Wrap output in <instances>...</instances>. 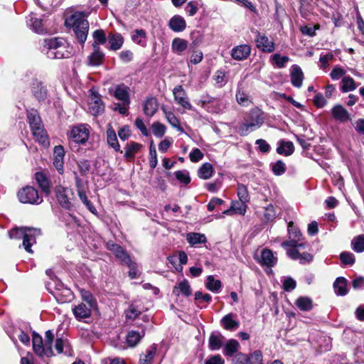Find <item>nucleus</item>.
<instances>
[{
    "label": "nucleus",
    "mask_w": 364,
    "mask_h": 364,
    "mask_svg": "<svg viewBox=\"0 0 364 364\" xmlns=\"http://www.w3.org/2000/svg\"><path fill=\"white\" fill-rule=\"evenodd\" d=\"M273 173L277 176H280L286 171V165L284 162L279 160L272 166Z\"/></svg>",
    "instance_id": "nucleus-61"
},
{
    "label": "nucleus",
    "mask_w": 364,
    "mask_h": 364,
    "mask_svg": "<svg viewBox=\"0 0 364 364\" xmlns=\"http://www.w3.org/2000/svg\"><path fill=\"white\" fill-rule=\"evenodd\" d=\"M105 106L100 97L92 92L88 101L89 112L95 116L99 115L104 112Z\"/></svg>",
    "instance_id": "nucleus-12"
},
{
    "label": "nucleus",
    "mask_w": 364,
    "mask_h": 364,
    "mask_svg": "<svg viewBox=\"0 0 364 364\" xmlns=\"http://www.w3.org/2000/svg\"><path fill=\"white\" fill-rule=\"evenodd\" d=\"M272 63L279 68H282L286 66V64L289 61L287 56H282L279 53H275L271 56Z\"/></svg>",
    "instance_id": "nucleus-49"
},
{
    "label": "nucleus",
    "mask_w": 364,
    "mask_h": 364,
    "mask_svg": "<svg viewBox=\"0 0 364 364\" xmlns=\"http://www.w3.org/2000/svg\"><path fill=\"white\" fill-rule=\"evenodd\" d=\"M93 52L88 56L89 65L97 66L102 63L104 60V53L101 51L100 47L97 42L92 43Z\"/></svg>",
    "instance_id": "nucleus-15"
},
{
    "label": "nucleus",
    "mask_w": 364,
    "mask_h": 364,
    "mask_svg": "<svg viewBox=\"0 0 364 364\" xmlns=\"http://www.w3.org/2000/svg\"><path fill=\"white\" fill-rule=\"evenodd\" d=\"M31 132L36 141L44 146L49 145V140L43 127H40Z\"/></svg>",
    "instance_id": "nucleus-33"
},
{
    "label": "nucleus",
    "mask_w": 364,
    "mask_h": 364,
    "mask_svg": "<svg viewBox=\"0 0 364 364\" xmlns=\"http://www.w3.org/2000/svg\"><path fill=\"white\" fill-rule=\"evenodd\" d=\"M156 346L153 344L146 349L144 353L140 355L139 364H151L156 353Z\"/></svg>",
    "instance_id": "nucleus-34"
},
{
    "label": "nucleus",
    "mask_w": 364,
    "mask_h": 364,
    "mask_svg": "<svg viewBox=\"0 0 364 364\" xmlns=\"http://www.w3.org/2000/svg\"><path fill=\"white\" fill-rule=\"evenodd\" d=\"M304 243H298L296 245H287L290 247L287 250L288 256L294 260H299L301 263L309 262L312 259V255L306 252H301V250L304 249Z\"/></svg>",
    "instance_id": "nucleus-7"
},
{
    "label": "nucleus",
    "mask_w": 364,
    "mask_h": 364,
    "mask_svg": "<svg viewBox=\"0 0 364 364\" xmlns=\"http://www.w3.org/2000/svg\"><path fill=\"white\" fill-rule=\"evenodd\" d=\"M288 231L289 240L282 243L283 247L286 248L287 245H296V244L301 243V234L299 230L293 226L292 223H289Z\"/></svg>",
    "instance_id": "nucleus-16"
},
{
    "label": "nucleus",
    "mask_w": 364,
    "mask_h": 364,
    "mask_svg": "<svg viewBox=\"0 0 364 364\" xmlns=\"http://www.w3.org/2000/svg\"><path fill=\"white\" fill-rule=\"evenodd\" d=\"M240 348V343L237 340L230 339L223 346V354L231 357L238 352Z\"/></svg>",
    "instance_id": "nucleus-28"
},
{
    "label": "nucleus",
    "mask_w": 364,
    "mask_h": 364,
    "mask_svg": "<svg viewBox=\"0 0 364 364\" xmlns=\"http://www.w3.org/2000/svg\"><path fill=\"white\" fill-rule=\"evenodd\" d=\"M251 53V48L247 44H242L234 47L231 50V56L237 60L247 59Z\"/></svg>",
    "instance_id": "nucleus-14"
},
{
    "label": "nucleus",
    "mask_w": 364,
    "mask_h": 364,
    "mask_svg": "<svg viewBox=\"0 0 364 364\" xmlns=\"http://www.w3.org/2000/svg\"><path fill=\"white\" fill-rule=\"evenodd\" d=\"M159 105L155 97L148 98L144 104V111L146 116L152 117L158 110Z\"/></svg>",
    "instance_id": "nucleus-30"
},
{
    "label": "nucleus",
    "mask_w": 364,
    "mask_h": 364,
    "mask_svg": "<svg viewBox=\"0 0 364 364\" xmlns=\"http://www.w3.org/2000/svg\"><path fill=\"white\" fill-rule=\"evenodd\" d=\"M341 83V91L343 92L353 91L357 87L354 80L349 76L343 77Z\"/></svg>",
    "instance_id": "nucleus-48"
},
{
    "label": "nucleus",
    "mask_w": 364,
    "mask_h": 364,
    "mask_svg": "<svg viewBox=\"0 0 364 364\" xmlns=\"http://www.w3.org/2000/svg\"><path fill=\"white\" fill-rule=\"evenodd\" d=\"M237 196L240 200L244 201L245 203L248 202L250 200L247 188L243 184L238 185Z\"/></svg>",
    "instance_id": "nucleus-58"
},
{
    "label": "nucleus",
    "mask_w": 364,
    "mask_h": 364,
    "mask_svg": "<svg viewBox=\"0 0 364 364\" xmlns=\"http://www.w3.org/2000/svg\"><path fill=\"white\" fill-rule=\"evenodd\" d=\"M114 97L122 102V105H129L130 103L129 88L124 84L115 87L113 92Z\"/></svg>",
    "instance_id": "nucleus-13"
},
{
    "label": "nucleus",
    "mask_w": 364,
    "mask_h": 364,
    "mask_svg": "<svg viewBox=\"0 0 364 364\" xmlns=\"http://www.w3.org/2000/svg\"><path fill=\"white\" fill-rule=\"evenodd\" d=\"M107 247L122 263L124 264L128 259H131L127 252L119 245L109 242Z\"/></svg>",
    "instance_id": "nucleus-21"
},
{
    "label": "nucleus",
    "mask_w": 364,
    "mask_h": 364,
    "mask_svg": "<svg viewBox=\"0 0 364 364\" xmlns=\"http://www.w3.org/2000/svg\"><path fill=\"white\" fill-rule=\"evenodd\" d=\"M236 100L237 103L242 107H248L252 103L249 95L240 87L237 88Z\"/></svg>",
    "instance_id": "nucleus-40"
},
{
    "label": "nucleus",
    "mask_w": 364,
    "mask_h": 364,
    "mask_svg": "<svg viewBox=\"0 0 364 364\" xmlns=\"http://www.w3.org/2000/svg\"><path fill=\"white\" fill-rule=\"evenodd\" d=\"M27 24L28 25V26L31 27L32 29L36 33H41L44 31L42 20L38 18L33 14H31L28 17Z\"/></svg>",
    "instance_id": "nucleus-36"
},
{
    "label": "nucleus",
    "mask_w": 364,
    "mask_h": 364,
    "mask_svg": "<svg viewBox=\"0 0 364 364\" xmlns=\"http://www.w3.org/2000/svg\"><path fill=\"white\" fill-rule=\"evenodd\" d=\"M294 150V144L291 141H281L277 148V152L284 156H290L293 154Z\"/></svg>",
    "instance_id": "nucleus-37"
},
{
    "label": "nucleus",
    "mask_w": 364,
    "mask_h": 364,
    "mask_svg": "<svg viewBox=\"0 0 364 364\" xmlns=\"http://www.w3.org/2000/svg\"><path fill=\"white\" fill-rule=\"evenodd\" d=\"M162 110L168 123L178 131L183 132V129L181 127L180 122L176 115L172 112L167 111L164 107H162Z\"/></svg>",
    "instance_id": "nucleus-38"
},
{
    "label": "nucleus",
    "mask_w": 364,
    "mask_h": 364,
    "mask_svg": "<svg viewBox=\"0 0 364 364\" xmlns=\"http://www.w3.org/2000/svg\"><path fill=\"white\" fill-rule=\"evenodd\" d=\"M55 348L58 353L65 352V354H70V346L67 340L57 338L55 343Z\"/></svg>",
    "instance_id": "nucleus-52"
},
{
    "label": "nucleus",
    "mask_w": 364,
    "mask_h": 364,
    "mask_svg": "<svg viewBox=\"0 0 364 364\" xmlns=\"http://www.w3.org/2000/svg\"><path fill=\"white\" fill-rule=\"evenodd\" d=\"M213 173V166L209 163L203 164L198 169V176L203 179L210 178Z\"/></svg>",
    "instance_id": "nucleus-47"
},
{
    "label": "nucleus",
    "mask_w": 364,
    "mask_h": 364,
    "mask_svg": "<svg viewBox=\"0 0 364 364\" xmlns=\"http://www.w3.org/2000/svg\"><path fill=\"white\" fill-rule=\"evenodd\" d=\"M231 208L234 214H239L244 215L246 213L247 205L246 203L242 200L232 201Z\"/></svg>",
    "instance_id": "nucleus-53"
},
{
    "label": "nucleus",
    "mask_w": 364,
    "mask_h": 364,
    "mask_svg": "<svg viewBox=\"0 0 364 364\" xmlns=\"http://www.w3.org/2000/svg\"><path fill=\"white\" fill-rule=\"evenodd\" d=\"M173 94L176 103L183 109L187 110H191L193 109V106L188 100L187 94L181 85L176 86L173 90Z\"/></svg>",
    "instance_id": "nucleus-11"
},
{
    "label": "nucleus",
    "mask_w": 364,
    "mask_h": 364,
    "mask_svg": "<svg viewBox=\"0 0 364 364\" xmlns=\"http://www.w3.org/2000/svg\"><path fill=\"white\" fill-rule=\"evenodd\" d=\"M259 262L262 266L271 267L276 264L277 259L274 256L272 250L264 249L261 252V257Z\"/></svg>",
    "instance_id": "nucleus-25"
},
{
    "label": "nucleus",
    "mask_w": 364,
    "mask_h": 364,
    "mask_svg": "<svg viewBox=\"0 0 364 364\" xmlns=\"http://www.w3.org/2000/svg\"><path fill=\"white\" fill-rule=\"evenodd\" d=\"M149 166L150 167L154 169L156 168L157 164H158V159H157V154L155 149V146L153 144V141H151L149 147Z\"/></svg>",
    "instance_id": "nucleus-57"
},
{
    "label": "nucleus",
    "mask_w": 364,
    "mask_h": 364,
    "mask_svg": "<svg viewBox=\"0 0 364 364\" xmlns=\"http://www.w3.org/2000/svg\"><path fill=\"white\" fill-rule=\"evenodd\" d=\"M168 26L174 32H181L185 30L186 23L183 17L175 15L169 20Z\"/></svg>",
    "instance_id": "nucleus-26"
},
{
    "label": "nucleus",
    "mask_w": 364,
    "mask_h": 364,
    "mask_svg": "<svg viewBox=\"0 0 364 364\" xmlns=\"http://www.w3.org/2000/svg\"><path fill=\"white\" fill-rule=\"evenodd\" d=\"M223 336L219 332L211 333L208 341L209 348L210 350H219L223 346Z\"/></svg>",
    "instance_id": "nucleus-31"
},
{
    "label": "nucleus",
    "mask_w": 364,
    "mask_h": 364,
    "mask_svg": "<svg viewBox=\"0 0 364 364\" xmlns=\"http://www.w3.org/2000/svg\"><path fill=\"white\" fill-rule=\"evenodd\" d=\"M206 287L213 292H218L222 287V284L220 280L215 279L213 276L210 275L207 278Z\"/></svg>",
    "instance_id": "nucleus-51"
},
{
    "label": "nucleus",
    "mask_w": 364,
    "mask_h": 364,
    "mask_svg": "<svg viewBox=\"0 0 364 364\" xmlns=\"http://www.w3.org/2000/svg\"><path fill=\"white\" fill-rule=\"evenodd\" d=\"M55 194L58 201L60 205L65 209H70L72 207L71 197L73 193L71 189L58 186L55 188Z\"/></svg>",
    "instance_id": "nucleus-9"
},
{
    "label": "nucleus",
    "mask_w": 364,
    "mask_h": 364,
    "mask_svg": "<svg viewBox=\"0 0 364 364\" xmlns=\"http://www.w3.org/2000/svg\"><path fill=\"white\" fill-rule=\"evenodd\" d=\"M236 315L230 313L222 318L220 320L221 326L228 331H235L239 326L240 323L238 321L235 319Z\"/></svg>",
    "instance_id": "nucleus-24"
},
{
    "label": "nucleus",
    "mask_w": 364,
    "mask_h": 364,
    "mask_svg": "<svg viewBox=\"0 0 364 364\" xmlns=\"http://www.w3.org/2000/svg\"><path fill=\"white\" fill-rule=\"evenodd\" d=\"M141 145L132 141L125 148L124 157L127 159H133L135 154L140 150Z\"/></svg>",
    "instance_id": "nucleus-43"
},
{
    "label": "nucleus",
    "mask_w": 364,
    "mask_h": 364,
    "mask_svg": "<svg viewBox=\"0 0 364 364\" xmlns=\"http://www.w3.org/2000/svg\"><path fill=\"white\" fill-rule=\"evenodd\" d=\"M146 32L143 29H136L132 36V41L144 47L146 46Z\"/></svg>",
    "instance_id": "nucleus-50"
},
{
    "label": "nucleus",
    "mask_w": 364,
    "mask_h": 364,
    "mask_svg": "<svg viewBox=\"0 0 364 364\" xmlns=\"http://www.w3.org/2000/svg\"><path fill=\"white\" fill-rule=\"evenodd\" d=\"M232 364H262V354L260 350H255L247 355L245 353H237L232 359Z\"/></svg>",
    "instance_id": "nucleus-6"
},
{
    "label": "nucleus",
    "mask_w": 364,
    "mask_h": 364,
    "mask_svg": "<svg viewBox=\"0 0 364 364\" xmlns=\"http://www.w3.org/2000/svg\"><path fill=\"white\" fill-rule=\"evenodd\" d=\"M151 131L155 136L161 138L166 132V127L159 122H155L151 125Z\"/></svg>",
    "instance_id": "nucleus-54"
},
{
    "label": "nucleus",
    "mask_w": 364,
    "mask_h": 364,
    "mask_svg": "<svg viewBox=\"0 0 364 364\" xmlns=\"http://www.w3.org/2000/svg\"><path fill=\"white\" fill-rule=\"evenodd\" d=\"M75 186L77 188V195H78V196H80L86 193V192H85L86 183L81 178H80L79 176L76 173H75Z\"/></svg>",
    "instance_id": "nucleus-62"
},
{
    "label": "nucleus",
    "mask_w": 364,
    "mask_h": 364,
    "mask_svg": "<svg viewBox=\"0 0 364 364\" xmlns=\"http://www.w3.org/2000/svg\"><path fill=\"white\" fill-rule=\"evenodd\" d=\"M144 336V331H142L141 333L136 332L135 331H132L128 333L127 336V342L129 346L134 347L137 345L139 341Z\"/></svg>",
    "instance_id": "nucleus-42"
},
{
    "label": "nucleus",
    "mask_w": 364,
    "mask_h": 364,
    "mask_svg": "<svg viewBox=\"0 0 364 364\" xmlns=\"http://www.w3.org/2000/svg\"><path fill=\"white\" fill-rule=\"evenodd\" d=\"M340 259L345 265H353L355 261L354 255L350 252H341Z\"/></svg>",
    "instance_id": "nucleus-55"
},
{
    "label": "nucleus",
    "mask_w": 364,
    "mask_h": 364,
    "mask_svg": "<svg viewBox=\"0 0 364 364\" xmlns=\"http://www.w3.org/2000/svg\"><path fill=\"white\" fill-rule=\"evenodd\" d=\"M257 47L265 53H272L274 50V43L266 36L259 33L256 38Z\"/></svg>",
    "instance_id": "nucleus-19"
},
{
    "label": "nucleus",
    "mask_w": 364,
    "mask_h": 364,
    "mask_svg": "<svg viewBox=\"0 0 364 364\" xmlns=\"http://www.w3.org/2000/svg\"><path fill=\"white\" fill-rule=\"evenodd\" d=\"M124 264L127 265L129 271V276L131 279L136 278L139 275L138 269H137V265L136 262H133L132 259H128L127 262L124 263Z\"/></svg>",
    "instance_id": "nucleus-60"
},
{
    "label": "nucleus",
    "mask_w": 364,
    "mask_h": 364,
    "mask_svg": "<svg viewBox=\"0 0 364 364\" xmlns=\"http://www.w3.org/2000/svg\"><path fill=\"white\" fill-rule=\"evenodd\" d=\"M331 115L337 121L345 122L350 119V114L341 105H336L331 109Z\"/></svg>",
    "instance_id": "nucleus-20"
},
{
    "label": "nucleus",
    "mask_w": 364,
    "mask_h": 364,
    "mask_svg": "<svg viewBox=\"0 0 364 364\" xmlns=\"http://www.w3.org/2000/svg\"><path fill=\"white\" fill-rule=\"evenodd\" d=\"M54 159L53 165L60 173L63 171V159L65 156V151L62 146H56L54 148Z\"/></svg>",
    "instance_id": "nucleus-23"
},
{
    "label": "nucleus",
    "mask_w": 364,
    "mask_h": 364,
    "mask_svg": "<svg viewBox=\"0 0 364 364\" xmlns=\"http://www.w3.org/2000/svg\"><path fill=\"white\" fill-rule=\"evenodd\" d=\"M124 43V38L119 33H114L109 36L110 49L117 50L121 48Z\"/></svg>",
    "instance_id": "nucleus-41"
},
{
    "label": "nucleus",
    "mask_w": 364,
    "mask_h": 364,
    "mask_svg": "<svg viewBox=\"0 0 364 364\" xmlns=\"http://www.w3.org/2000/svg\"><path fill=\"white\" fill-rule=\"evenodd\" d=\"M213 79L219 87H223L227 82L225 73L224 71L222 70H218L215 73Z\"/></svg>",
    "instance_id": "nucleus-59"
},
{
    "label": "nucleus",
    "mask_w": 364,
    "mask_h": 364,
    "mask_svg": "<svg viewBox=\"0 0 364 364\" xmlns=\"http://www.w3.org/2000/svg\"><path fill=\"white\" fill-rule=\"evenodd\" d=\"M173 294L176 296H179L181 294L185 296H188L191 294V289L188 282L183 279L178 282L173 289Z\"/></svg>",
    "instance_id": "nucleus-29"
},
{
    "label": "nucleus",
    "mask_w": 364,
    "mask_h": 364,
    "mask_svg": "<svg viewBox=\"0 0 364 364\" xmlns=\"http://www.w3.org/2000/svg\"><path fill=\"white\" fill-rule=\"evenodd\" d=\"M296 305L301 311H309L312 309V300L307 296H300L296 301Z\"/></svg>",
    "instance_id": "nucleus-46"
},
{
    "label": "nucleus",
    "mask_w": 364,
    "mask_h": 364,
    "mask_svg": "<svg viewBox=\"0 0 364 364\" xmlns=\"http://www.w3.org/2000/svg\"><path fill=\"white\" fill-rule=\"evenodd\" d=\"M107 140L108 144L112 147L116 151H120V146L118 143L117 134L112 127L109 124L107 130Z\"/></svg>",
    "instance_id": "nucleus-32"
},
{
    "label": "nucleus",
    "mask_w": 364,
    "mask_h": 364,
    "mask_svg": "<svg viewBox=\"0 0 364 364\" xmlns=\"http://www.w3.org/2000/svg\"><path fill=\"white\" fill-rule=\"evenodd\" d=\"M18 198L23 203L40 204L43 201L37 190L31 186H26L19 191Z\"/></svg>",
    "instance_id": "nucleus-5"
},
{
    "label": "nucleus",
    "mask_w": 364,
    "mask_h": 364,
    "mask_svg": "<svg viewBox=\"0 0 364 364\" xmlns=\"http://www.w3.org/2000/svg\"><path fill=\"white\" fill-rule=\"evenodd\" d=\"M186 240L191 245L202 244L206 242L205 235L197 232L188 233L186 236Z\"/></svg>",
    "instance_id": "nucleus-44"
},
{
    "label": "nucleus",
    "mask_w": 364,
    "mask_h": 364,
    "mask_svg": "<svg viewBox=\"0 0 364 364\" xmlns=\"http://www.w3.org/2000/svg\"><path fill=\"white\" fill-rule=\"evenodd\" d=\"M67 27L72 28L79 42L83 44L87 37L89 23L84 13L76 12L65 20Z\"/></svg>",
    "instance_id": "nucleus-2"
},
{
    "label": "nucleus",
    "mask_w": 364,
    "mask_h": 364,
    "mask_svg": "<svg viewBox=\"0 0 364 364\" xmlns=\"http://www.w3.org/2000/svg\"><path fill=\"white\" fill-rule=\"evenodd\" d=\"M92 308V307H90L86 304L80 303L75 306L72 311L76 319L81 321L82 319L89 318L91 316Z\"/></svg>",
    "instance_id": "nucleus-17"
},
{
    "label": "nucleus",
    "mask_w": 364,
    "mask_h": 364,
    "mask_svg": "<svg viewBox=\"0 0 364 364\" xmlns=\"http://www.w3.org/2000/svg\"><path fill=\"white\" fill-rule=\"evenodd\" d=\"M291 82L293 86L300 87L302 85L304 80V73L301 68L297 65H294L290 69Z\"/></svg>",
    "instance_id": "nucleus-22"
},
{
    "label": "nucleus",
    "mask_w": 364,
    "mask_h": 364,
    "mask_svg": "<svg viewBox=\"0 0 364 364\" xmlns=\"http://www.w3.org/2000/svg\"><path fill=\"white\" fill-rule=\"evenodd\" d=\"M351 247L355 252H364V235H359L351 240Z\"/></svg>",
    "instance_id": "nucleus-45"
},
{
    "label": "nucleus",
    "mask_w": 364,
    "mask_h": 364,
    "mask_svg": "<svg viewBox=\"0 0 364 364\" xmlns=\"http://www.w3.org/2000/svg\"><path fill=\"white\" fill-rule=\"evenodd\" d=\"M335 292L338 296H344L348 293L347 281L344 277H338L333 283Z\"/></svg>",
    "instance_id": "nucleus-35"
},
{
    "label": "nucleus",
    "mask_w": 364,
    "mask_h": 364,
    "mask_svg": "<svg viewBox=\"0 0 364 364\" xmlns=\"http://www.w3.org/2000/svg\"><path fill=\"white\" fill-rule=\"evenodd\" d=\"M44 50L50 59H63L71 56L73 47L63 38H51L44 41Z\"/></svg>",
    "instance_id": "nucleus-1"
},
{
    "label": "nucleus",
    "mask_w": 364,
    "mask_h": 364,
    "mask_svg": "<svg viewBox=\"0 0 364 364\" xmlns=\"http://www.w3.org/2000/svg\"><path fill=\"white\" fill-rule=\"evenodd\" d=\"M176 178L184 184H188L191 181L189 173L188 171H178L175 172Z\"/></svg>",
    "instance_id": "nucleus-63"
},
{
    "label": "nucleus",
    "mask_w": 364,
    "mask_h": 364,
    "mask_svg": "<svg viewBox=\"0 0 364 364\" xmlns=\"http://www.w3.org/2000/svg\"><path fill=\"white\" fill-rule=\"evenodd\" d=\"M31 92L33 96L38 101H44L47 97V89L43 85V82L35 80L32 82Z\"/></svg>",
    "instance_id": "nucleus-18"
},
{
    "label": "nucleus",
    "mask_w": 364,
    "mask_h": 364,
    "mask_svg": "<svg viewBox=\"0 0 364 364\" xmlns=\"http://www.w3.org/2000/svg\"><path fill=\"white\" fill-rule=\"evenodd\" d=\"M225 105L223 102L215 100V102L210 105V108H208V112L219 114L222 113L225 109Z\"/></svg>",
    "instance_id": "nucleus-56"
},
{
    "label": "nucleus",
    "mask_w": 364,
    "mask_h": 364,
    "mask_svg": "<svg viewBox=\"0 0 364 364\" xmlns=\"http://www.w3.org/2000/svg\"><path fill=\"white\" fill-rule=\"evenodd\" d=\"M264 216L267 221H272L276 218L277 211L272 205H269L265 208Z\"/></svg>",
    "instance_id": "nucleus-64"
},
{
    "label": "nucleus",
    "mask_w": 364,
    "mask_h": 364,
    "mask_svg": "<svg viewBox=\"0 0 364 364\" xmlns=\"http://www.w3.org/2000/svg\"><path fill=\"white\" fill-rule=\"evenodd\" d=\"M11 239L23 238V246L26 252L32 253L31 246L36 243V237L41 235V230L39 228H33L28 227L14 228L9 232Z\"/></svg>",
    "instance_id": "nucleus-3"
},
{
    "label": "nucleus",
    "mask_w": 364,
    "mask_h": 364,
    "mask_svg": "<svg viewBox=\"0 0 364 364\" xmlns=\"http://www.w3.org/2000/svg\"><path fill=\"white\" fill-rule=\"evenodd\" d=\"M33 348L34 352L40 357H50L53 355L52 348L47 347L43 343L42 338L36 333L33 335Z\"/></svg>",
    "instance_id": "nucleus-10"
},
{
    "label": "nucleus",
    "mask_w": 364,
    "mask_h": 364,
    "mask_svg": "<svg viewBox=\"0 0 364 364\" xmlns=\"http://www.w3.org/2000/svg\"><path fill=\"white\" fill-rule=\"evenodd\" d=\"M36 180L39 187L46 193L50 192V182L48 178L42 172L36 173Z\"/></svg>",
    "instance_id": "nucleus-39"
},
{
    "label": "nucleus",
    "mask_w": 364,
    "mask_h": 364,
    "mask_svg": "<svg viewBox=\"0 0 364 364\" xmlns=\"http://www.w3.org/2000/svg\"><path fill=\"white\" fill-rule=\"evenodd\" d=\"M188 41L181 38H175L172 41L171 50L175 54L180 55L188 48Z\"/></svg>",
    "instance_id": "nucleus-27"
},
{
    "label": "nucleus",
    "mask_w": 364,
    "mask_h": 364,
    "mask_svg": "<svg viewBox=\"0 0 364 364\" xmlns=\"http://www.w3.org/2000/svg\"><path fill=\"white\" fill-rule=\"evenodd\" d=\"M263 123L262 112L258 109H251L245 118L244 122L240 126L238 132L242 136H246L259 128Z\"/></svg>",
    "instance_id": "nucleus-4"
},
{
    "label": "nucleus",
    "mask_w": 364,
    "mask_h": 364,
    "mask_svg": "<svg viewBox=\"0 0 364 364\" xmlns=\"http://www.w3.org/2000/svg\"><path fill=\"white\" fill-rule=\"evenodd\" d=\"M90 136V127L87 124H78L72 128L70 137L77 144H85Z\"/></svg>",
    "instance_id": "nucleus-8"
}]
</instances>
